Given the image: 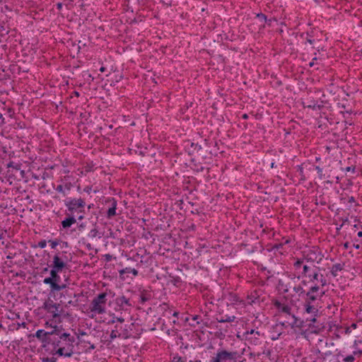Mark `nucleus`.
Wrapping results in <instances>:
<instances>
[{
    "label": "nucleus",
    "mask_w": 362,
    "mask_h": 362,
    "mask_svg": "<svg viewBox=\"0 0 362 362\" xmlns=\"http://www.w3.org/2000/svg\"><path fill=\"white\" fill-rule=\"evenodd\" d=\"M53 334L49 339V343L47 350L52 355L71 357L74 354L75 339L69 333L64 332L62 326H54Z\"/></svg>",
    "instance_id": "nucleus-1"
},
{
    "label": "nucleus",
    "mask_w": 362,
    "mask_h": 362,
    "mask_svg": "<svg viewBox=\"0 0 362 362\" xmlns=\"http://www.w3.org/2000/svg\"><path fill=\"white\" fill-rule=\"evenodd\" d=\"M42 308L46 311L50 317L49 320L46 322L45 326L54 328V326H58L59 324L62 323V319L66 316H68V313H65V311L61 308L59 303L54 302L50 298L46 300L42 305Z\"/></svg>",
    "instance_id": "nucleus-2"
},
{
    "label": "nucleus",
    "mask_w": 362,
    "mask_h": 362,
    "mask_svg": "<svg viewBox=\"0 0 362 362\" xmlns=\"http://www.w3.org/2000/svg\"><path fill=\"white\" fill-rule=\"evenodd\" d=\"M320 270L319 267L313 269L308 265H303L302 272L297 276V279L305 277L311 284L319 283L322 286H325L327 285V279L323 274L320 273Z\"/></svg>",
    "instance_id": "nucleus-3"
},
{
    "label": "nucleus",
    "mask_w": 362,
    "mask_h": 362,
    "mask_svg": "<svg viewBox=\"0 0 362 362\" xmlns=\"http://www.w3.org/2000/svg\"><path fill=\"white\" fill-rule=\"evenodd\" d=\"M107 293H101L91 301L89 309L95 315H103L106 313Z\"/></svg>",
    "instance_id": "nucleus-4"
},
{
    "label": "nucleus",
    "mask_w": 362,
    "mask_h": 362,
    "mask_svg": "<svg viewBox=\"0 0 362 362\" xmlns=\"http://www.w3.org/2000/svg\"><path fill=\"white\" fill-rule=\"evenodd\" d=\"M238 353L228 351L226 349H218L210 358V362H237Z\"/></svg>",
    "instance_id": "nucleus-5"
},
{
    "label": "nucleus",
    "mask_w": 362,
    "mask_h": 362,
    "mask_svg": "<svg viewBox=\"0 0 362 362\" xmlns=\"http://www.w3.org/2000/svg\"><path fill=\"white\" fill-rule=\"evenodd\" d=\"M64 205L68 211L74 214V213L82 214L85 212L86 202L82 198H70L64 201Z\"/></svg>",
    "instance_id": "nucleus-6"
},
{
    "label": "nucleus",
    "mask_w": 362,
    "mask_h": 362,
    "mask_svg": "<svg viewBox=\"0 0 362 362\" xmlns=\"http://www.w3.org/2000/svg\"><path fill=\"white\" fill-rule=\"evenodd\" d=\"M67 257L66 252H57L53 257L52 268L57 271H62L66 267Z\"/></svg>",
    "instance_id": "nucleus-7"
},
{
    "label": "nucleus",
    "mask_w": 362,
    "mask_h": 362,
    "mask_svg": "<svg viewBox=\"0 0 362 362\" xmlns=\"http://www.w3.org/2000/svg\"><path fill=\"white\" fill-rule=\"evenodd\" d=\"M303 313L310 315V317L307 318V320L315 323L316 322V317L319 313L318 306L315 304L305 303L303 304Z\"/></svg>",
    "instance_id": "nucleus-8"
},
{
    "label": "nucleus",
    "mask_w": 362,
    "mask_h": 362,
    "mask_svg": "<svg viewBox=\"0 0 362 362\" xmlns=\"http://www.w3.org/2000/svg\"><path fill=\"white\" fill-rule=\"evenodd\" d=\"M304 257L308 262L320 263L323 255L317 247H313L305 252Z\"/></svg>",
    "instance_id": "nucleus-9"
},
{
    "label": "nucleus",
    "mask_w": 362,
    "mask_h": 362,
    "mask_svg": "<svg viewBox=\"0 0 362 362\" xmlns=\"http://www.w3.org/2000/svg\"><path fill=\"white\" fill-rule=\"evenodd\" d=\"M52 334L53 329L49 332H46L44 329H38L35 332V336L44 344V347L47 348L49 343V339L51 338L50 337H52Z\"/></svg>",
    "instance_id": "nucleus-10"
},
{
    "label": "nucleus",
    "mask_w": 362,
    "mask_h": 362,
    "mask_svg": "<svg viewBox=\"0 0 362 362\" xmlns=\"http://www.w3.org/2000/svg\"><path fill=\"white\" fill-rule=\"evenodd\" d=\"M115 304L119 310H127L129 308L133 306L129 298L125 296H118L115 299Z\"/></svg>",
    "instance_id": "nucleus-11"
},
{
    "label": "nucleus",
    "mask_w": 362,
    "mask_h": 362,
    "mask_svg": "<svg viewBox=\"0 0 362 362\" xmlns=\"http://www.w3.org/2000/svg\"><path fill=\"white\" fill-rule=\"evenodd\" d=\"M289 291H293L296 294L298 295V297L303 296L306 293L305 290L303 288L301 284L292 285L291 283H288L286 286L284 292L287 293Z\"/></svg>",
    "instance_id": "nucleus-12"
},
{
    "label": "nucleus",
    "mask_w": 362,
    "mask_h": 362,
    "mask_svg": "<svg viewBox=\"0 0 362 362\" xmlns=\"http://www.w3.org/2000/svg\"><path fill=\"white\" fill-rule=\"evenodd\" d=\"M73 187V185L70 182H64L57 186L56 191L66 197Z\"/></svg>",
    "instance_id": "nucleus-13"
},
{
    "label": "nucleus",
    "mask_w": 362,
    "mask_h": 362,
    "mask_svg": "<svg viewBox=\"0 0 362 362\" xmlns=\"http://www.w3.org/2000/svg\"><path fill=\"white\" fill-rule=\"evenodd\" d=\"M274 305L279 312L291 315V308L288 304L276 300L274 301Z\"/></svg>",
    "instance_id": "nucleus-14"
},
{
    "label": "nucleus",
    "mask_w": 362,
    "mask_h": 362,
    "mask_svg": "<svg viewBox=\"0 0 362 362\" xmlns=\"http://www.w3.org/2000/svg\"><path fill=\"white\" fill-rule=\"evenodd\" d=\"M325 292L322 291L320 295H315V294H311V293H309L306 292L305 293V295L303 296H304V301H303V303H309V304H315V302L319 298L322 297L323 295H325Z\"/></svg>",
    "instance_id": "nucleus-15"
},
{
    "label": "nucleus",
    "mask_w": 362,
    "mask_h": 362,
    "mask_svg": "<svg viewBox=\"0 0 362 362\" xmlns=\"http://www.w3.org/2000/svg\"><path fill=\"white\" fill-rule=\"evenodd\" d=\"M107 202H110L111 204L110 207L108 209L107 211V218H111L116 215L117 202L115 198H111Z\"/></svg>",
    "instance_id": "nucleus-16"
},
{
    "label": "nucleus",
    "mask_w": 362,
    "mask_h": 362,
    "mask_svg": "<svg viewBox=\"0 0 362 362\" xmlns=\"http://www.w3.org/2000/svg\"><path fill=\"white\" fill-rule=\"evenodd\" d=\"M43 283L45 284H49L52 291H59L65 287V285L60 286L59 284L54 282L51 277H47L43 280Z\"/></svg>",
    "instance_id": "nucleus-17"
},
{
    "label": "nucleus",
    "mask_w": 362,
    "mask_h": 362,
    "mask_svg": "<svg viewBox=\"0 0 362 362\" xmlns=\"http://www.w3.org/2000/svg\"><path fill=\"white\" fill-rule=\"evenodd\" d=\"M325 286H322L321 284H311V286L309 288V289L306 291L307 293L315 294V295H320L323 291L322 289Z\"/></svg>",
    "instance_id": "nucleus-18"
},
{
    "label": "nucleus",
    "mask_w": 362,
    "mask_h": 362,
    "mask_svg": "<svg viewBox=\"0 0 362 362\" xmlns=\"http://www.w3.org/2000/svg\"><path fill=\"white\" fill-rule=\"evenodd\" d=\"M303 107L312 109L313 110H320L323 106L319 105L317 101L312 100L308 101L306 103H303Z\"/></svg>",
    "instance_id": "nucleus-19"
},
{
    "label": "nucleus",
    "mask_w": 362,
    "mask_h": 362,
    "mask_svg": "<svg viewBox=\"0 0 362 362\" xmlns=\"http://www.w3.org/2000/svg\"><path fill=\"white\" fill-rule=\"evenodd\" d=\"M88 236L92 239L97 238V237L98 238H102L103 234L101 233H100L99 230H98V226H97L96 223L94 224V227L89 231Z\"/></svg>",
    "instance_id": "nucleus-20"
},
{
    "label": "nucleus",
    "mask_w": 362,
    "mask_h": 362,
    "mask_svg": "<svg viewBox=\"0 0 362 362\" xmlns=\"http://www.w3.org/2000/svg\"><path fill=\"white\" fill-rule=\"evenodd\" d=\"M76 223V219L74 216H69L66 218L64 221H62V226L64 228H68L71 226V225Z\"/></svg>",
    "instance_id": "nucleus-21"
},
{
    "label": "nucleus",
    "mask_w": 362,
    "mask_h": 362,
    "mask_svg": "<svg viewBox=\"0 0 362 362\" xmlns=\"http://www.w3.org/2000/svg\"><path fill=\"white\" fill-rule=\"evenodd\" d=\"M259 296V293H258V291L257 290L255 291H253L252 292H251L250 294H249L247 296V303L250 304V305H252V303H256V301L258 300Z\"/></svg>",
    "instance_id": "nucleus-22"
},
{
    "label": "nucleus",
    "mask_w": 362,
    "mask_h": 362,
    "mask_svg": "<svg viewBox=\"0 0 362 362\" xmlns=\"http://www.w3.org/2000/svg\"><path fill=\"white\" fill-rule=\"evenodd\" d=\"M343 266L341 264H334L332 265L331 268L330 273L334 277H336L338 276V272H341Z\"/></svg>",
    "instance_id": "nucleus-23"
},
{
    "label": "nucleus",
    "mask_w": 362,
    "mask_h": 362,
    "mask_svg": "<svg viewBox=\"0 0 362 362\" xmlns=\"http://www.w3.org/2000/svg\"><path fill=\"white\" fill-rule=\"evenodd\" d=\"M259 337L260 336L257 335L250 336L249 337H247L246 340L249 342L250 344L257 346L261 344V340Z\"/></svg>",
    "instance_id": "nucleus-24"
},
{
    "label": "nucleus",
    "mask_w": 362,
    "mask_h": 362,
    "mask_svg": "<svg viewBox=\"0 0 362 362\" xmlns=\"http://www.w3.org/2000/svg\"><path fill=\"white\" fill-rule=\"evenodd\" d=\"M229 296V300L232 303L245 305L244 300L240 299V297L236 293H230Z\"/></svg>",
    "instance_id": "nucleus-25"
},
{
    "label": "nucleus",
    "mask_w": 362,
    "mask_h": 362,
    "mask_svg": "<svg viewBox=\"0 0 362 362\" xmlns=\"http://www.w3.org/2000/svg\"><path fill=\"white\" fill-rule=\"evenodd\" d=\"M61 272L62 271H57V269L52 268L50 271V277L54 282L58 284V282L60 281V276L58 273Z\"/></svg>",
    "instance_id": "nucleus-26"
},
{
    "label": "nucleus",
    "mask_w": 362,
    "mask_h": 362,
    "mask_svg": "<svg viewBox=\"0 0 362 362\" xmlns=\"http://www.w3.org/2000/svg\"><path fill=\"white\" fill-rule=\"evenodd\" d=\"M235 320V317L234 315H226L225 317H221L220 319H217L218 322H232Z\"/></svg>",
    "instance_id": "nucleus-27"
},
{
    "label": "nucleus",
    "mask_w": 362,
    "mask_h": 362,
    "mask_svg": "<svg viewBox=\"0 0 362 362\" xmlns=\"http://www.w3.org/2000/svg\"><path fill=\"white\" fill-rule=\"evenodd\" d=\"M244 335L245 336V339H247V337H249L250 336H253V335L261 336V334L259 331L252 329L250 330H247L244 333Z\"/></svg>",
    "instance_id": "nucleus-28"
},
{
    "label": "nucleus",
    "mask_w": 362,
    "mask_h": 362,
    "mask_svg": "<svg viewBox=\"0 0 362 362\" xmlns=\"http://www.w3.org/2000/svg\"><path fill=\"white\" fill-rule=\"evenodd\" d=\"M257 18H259L261 22L268 23L269 25L271 24L272 20H268L267 16L262 13H257Z\"/></svg>",
    "instance_id": "nucleus-29"
},
{
    "label": "nucleus",
    "mask_w": 362,
    "mask_h": 362,
    "mask_svg": "<svg viewBox=\"0 0 362 362\" xmlns=\"http://www.w3.org/2000/svg\"><path fill=\"white\" fill-rule=\"evenodd\" d=\"M292 318L293 319V321L292 322V327L296 326V327H300L303 324V321L300 320L297 317H296L294 315H292Z\"/></svg>",
    "instance_id": "nucleus-30"
},
{
    "label": "nucleus",
    "mask_w": 362,
    "mask_h": 362,
    "mask_svg": "<svg viewBox=\"0 0 362 362\" xmlns=\"http://www.w3.org/2000/svg\"><path fill=\"white\" fill-rule=\"evenodd\" d=\"M120 337V334L118 332L117 325H116L115 329H112L110 333V338H111V339H116L117 337Z\"/></svg>",
    "instance_id": "nucleus-31"
},
{
    "label": "nucleus",
    "mask_w": 362,
    "mask_h": 362,
    "mask_svg": "<svg viewBox=\"0 0 362 362\" xmlns=\"http://www.w3.org/2000/svg\"><path fill=\"white\" fill-rule=\"evenodd\" d=\"M124 272L132 274L135 276H137L138 273H139L138 271L134 268H126L125 269H124L121 272V273H124Z\"/></svg>",
    "instance_id": "nucleus-32"
},
{
    "label": "nucleus",
    "mask_w": 362,
    "mask_h": 362,
    "mask_svg": "<svg viewBox=\"0 0 362 362\" xmlns=\"http://www.w3.org/2000/svg\"><path fill=\"white\" fill-rule=\"evenodd\" d=\"M303 260L302 259H297L294 263H293V267L296 270H298L299 269L301 268V267H303Z\"/></svg>",
    "instance_id": "nucleus-33"
},
{
    "label": "nucleus",
    "mask_w": 362,
    "mask_h": 362,
    "mask_svg": "<svg viewBox=\"0 0 362 362\" xmlns=\"http://www.w3.org/2000/svg\"><path fill=\"white\" fill-rule=\"evenodd\" d=\"M116 322H119L120 323H122L124 322V319L122 317H115L113 316L112 320L109 322V324H113Z\"/></svg>",
    "instance_id": "nucleus-34"
},
{
    "label": "nucleus",
    "mask_w": 362,
    "mask_h": 362,
    "mask_svg": "<svg viewBox=\"0 0 362 362\" xmlns=\"http://www.w3.org/2000/svg\"><path fill=\"white\" fill-rule=\"evenodd\" d=\"M315 170L319 175V177L320 179H322L323 178L322 169L320 166H316Z\"/></svg>",
    "instance_id": "nucleus-35"
},
{
    "label": "nucleus",
    "mask_w": 362,
    "mask_h": 362,
    "mask_svg": "<svg viewBox=\"0 0 362 362\" xmlns=\"http://www.w3.org/2000/svg\"><path fill=\"white\" fill-rule=\"evenodd\" d=\"M355 360V358L354 356V355H349V356H347L346 358H344V361L345 362H354Z\"/></svg>",
    "instance_id": "nucleus-36"
},
{
    "label": "nucleus",
    "mask_w": 362,
    "mask_h": 362,
    "mask_svg": "<svg viewBox=\"0 0 362 362\" xmlns=\"http://www.w3.org/2000/svg\"><path fill=\"white\" fill-rule=\"evenodd\" d=\"M47 245V242L45 240H42L37 243V246L40 248H45Z\"/></svg>",
    "instance_id": "nucleus-37"
},
{
    "label": "nucleus",
    "mask_w": 362,
    "mask_h": 362,
    "mask_svg": "<svg viewBox=\"0 0 362 362\" xmlns=\"http://www.w3.org/2000/svg\"><path fill=\"white\" fill-rule=\"evenodd\" d=\"M8 167L10 168H13L16 170H20V165L19 164H14L13 162H11L8 164Z\"/></svg>",
    "instance_id": "nucleus-38"
},
{
    "label": "nucleus",
    "mask_w": 362,
    "mask_h": 362,
    "mask_svg": "<svg viewBox=\"0 0 362 362\" xmlns=\"http://www.w3.org/2000/svg\"><path fill=\"white\" fill-rule=\"evenodd\" d=\"M42 362H57V359L54 357H52V358L47 357V358H42Z\"/></svg>",
    "instance_id": "nucleus-39"
},
{
    "label": "nucleus",
    "mask_w": 362,
    "mask_h": 362,
    "mask_svg": "<svg viewBox=\"0 0 362 362\" xmlns=\"http://www.w3.org/2000/svg\"><path fill=\"white\" fill-rule=\"evenodd\" d=\"M49 243L50 244V246L52 249H54L59 244V242L57 240H49Z\"/></svg>",
    "instance_id": "nucleus-40"
},
{
    "label": "nucleus",
    "mask_w": 362,
    "mask_h": 362,
    "mask_svg": "<svg viewBox=\"0 0 362 362\" xmlns=\"http://www.w3.org/2000/svg\"><path fill=\"white\" fill-rule=\"evenodd\" d=\"M355 170H356V167L354 165L349 166V167H346V168H344L345 172L351 171L352 173H355Z\"/></svg>",
    "instance_id": "nucleus-41"
},
{
    "label": "nucleus",
    "mask_w": 362,
    "mask_h": 362,
    "mask_svg": "<svg viewBox=\"0 0 362 362\" xmlns=\"http://www.w3.org/2000/svg\"><path fill=\"white\" fill-rule=\"evenodd\" d=\"M165 315H171V310H165ZM179 315V313L178 312H176V311H174L173 313H172V315L173 317H177V315Z\"/></svg>",
    "instance_id": "nucleus-42"
},
{
    "label": "nucleus",
    "mask_w": 362,
    "mask_h": 362,
    "mask_svg": "<svg viewBox=\"0 0 362 362\" xmlns=\"http://www.w3.org/2000/svg\"><path fill=\"white\" fill-rule=\"evenodd\" d=\"M173 362H185V361L182 360V357H180V356H175V357L173 358Z\"/></svg>",
    "instance_id": "nucleus-43"
},
{
    "label": "nucleus",
    "mask_w": 362,
    "mask_h": 362,
    "mask_svg": "<svg viewBox=\"0 0 362 362\" xmlns=\"http://www.w3.org/2000/svg\"><path fill=\"white\" fill-rule=\"evenodd\" d=\"M4 123V117H3L2 114L0 113V127L3 126Z\"/></svg>",
    "instance_id": "nucleus-44"
},
{
    "label": "nucleus",
    "mask_w": 362,
    "mask_h": 362,
    "mask_svg": "<svg viewBox=\"0 0 362 362\" xmlns=\"http://www.w3.org/2000/svg\"><path fill=\"white\" fill-rule=\"evenodd\" d=\"M263 354L266 355L267 357H269L271 356V351L270 350H264L262 352Z\"/></svg>",
    "instance_id": "nucleus-45"
},
{
    "label": "nucleus",
    "mask_w": 362,
    "mask_h": 362,
    "mask_svg": "<svg viewBox=\"0 0 362 362\" xmlns=\"http://www.w3.org/2000/svg\"><path fill=\"white\" fill-rule=\"evenodd\" d=\"M308 284H310V283L308 282V279H303L300 284H301L302 286L303 287V286H307Z\"/></svg>",
    "instance_id": "nucleus-46"
},
{
    "label": "nucleus",
    "mask_w": 362,
    "mask_h": 362,
    "mask_svg": "<svg viewBox=\"0 0 362 362\" xmlns=\"http://www.w3.org/2000/svg\"><path fill=\"white\" fill-rule=\"evenodd\" d=\"M84 218V213H82V214H79V216L78 217V219L81 221Z\"/></svg>",
    "instance_id": "nucleus-47"
},
{
    "label": "nucleus",
    "mask_w": 362,
    "mask_h": 362,
    "mask_svg": "<svg viewBox=\"0 0 362 362\" xmlns=\"http://www.w3.org/2000/svg\"><path fill=\"white\" fill-rule=\"evenodd\" d=\"M298 168H299L300 175L303 177V168L300 166H298Z\"/></svg>",
    "instance_id": "nucleus-48"
},
{
    "label": "nucleus",
    "mask_w": 362,
    "mask_h": 362,
    "mask_svg": "<svg viewBox=\"0 0 362 362\" xmlns=\"http://www.w3.org/2000/svg\"><path fill=\"white\" fill-rule=\"evenodd\" d=\"M349 203L355 202V198L354 197H350L349 199Z\"/></svg>",
    "instance_id": "nucleus-49"
},
{
    "label": "nucleus",
    "mask_w": 362,
    "mask_h": 362,
    "mask_svg": "<svg viewBox=\"0 0 362 362\" xmlns=\"http://www.w3.org/2000/svg\"><path fill=\"white\" fill-rule=\"evenodd\" d=\"M62 3H57V8L58 9H59V10H60V9L62 8Z\"/></svg>",
    "instance_id": "nucleus-50"
},
{
    "label": "nucleus",
    "mask_w": 362,
    "mask_h": 362,
    "mask_svg": "<svg viewBox=\"0 0 362 362\" xmlns=\"http://www.w3.org/2000/svg\"><path fill=\"white\" fill-rule=\"evenodd\" d=\"M306 42H308L309 44L312 45V44L313 43L314 40H311V39H308H308L306 40Z\"/></svg>",
    "instance_id": "nucleus-51"
},
{
    "label": "nucleus",
    "mask_w": 362,
    "mask_h": 362,
    "mask_svg": "<svg viewBox=\"0 0 362 362\" xmlns=\"http://www.w3.org/2000/svg\"><path fill=\"white\" fill-rule=\"evenodd\" d=\"M281 335V334H279L276 337V335H274V337H272V340H276L279 338V337Z\"/></svg>",
    "instance_id": "nucleus-52"
},
{
    "label": "nucleus",
    "mask_w": 362,
    "mask_h": 362,
    "mask_svg": "<svg viewBox=\"0 0 362 362\" xmlns=\"http://www.w3.org/2000/svg\"><path fill=\"white\" fill-rule=\"evenodd\" d=\"M281 335V334H279L276 337V335H274V337H272V340H276L279 338V337Z\"/></svg>",
    "instance_id": "nucleus-53"
},
{
    "label": "nucleus",
    "mask_w": 362,
    "mask_h": 362,
    "mask_svg": "<svg viewBox=\"0 0 362 362\" xmlns=\"http://www.w3.org/2000/svg\"><path fill=\"white\" fill-rule=\"evenodd\" d=\"M148 300L147 298H146L145 296H141V301L144 303L145 301H146Z\"/></svg>",
    "instance_id": "nucleus-54"
},
{
    "label": "nucleus",
    "mask_w": 362,
    "mask_h": 362,
    "mask_svg": "<svg viewBox=\"0 0 362 362\" xmlns=\"http://www.w3.org/2000/svg\"><path fill=\"white\" fill-rule=\"evenodd\" d=\"M242 118L244 119H247L248 118V115L247 114H243L242 115Z\"/></svg>",
    "instance_id": "nucleus-55"
},
{
    "label": "nucleus",
    "mask_w": 362,
    "mask_h": 362,
    "mask_svg": "<svg viewBox=\"0 0 362 362\" xmlns=\"http://www.w3.org/2000/svg\"><path fill=\"white\" fill-rule=\"evenodd\" d=\"M349 243H345L344 244V248H346V249H347V248L349 247Z\"/></svg>",
    "instance_id": "nucleus-56"
},
{
    "label": "nucleus",
    "mask_w": 362,
    "mask_h": 362,
    "mask_svg": "<svg viewBox=\"0 0 362 362\" xmlns=\"http://www.w3.org/2000/svg\"><path fill=\"white\" fill-rule=\"evenodd\" d=\"M85 227V225L83 223H81L79 225L78 228L81 230V228H83Z\"/></svg>",
    "instance_id": "nucleus-57"
},
{
    "label": "nucleus",
    "mask_w": 362,
    "mask_h": 362,
    "mask_svg": "<svg viewBox=\"0 0 362 362\" xmlns=\"http://www.w3.org/2000/svg\"><path fill=\"white\" fill-rule=\"evenodd\" d=\"M357 354H362V351H354V355H356Z\"/></svg>",
    "instance_id": "nucleus-58"
},
{
    "label": "nucleus",
    "mask_w": 362,
    "mask_h": 362,
    "mask_svg": "<svg viewBox=\"0 0 362 362\" xmlns=\"http://www.w3.org/2000/svg\"><path fill=\"white\" fill-rule=\"evenodd\" d=\"M281 247H282V244H278V245H276L275 247L279 249Z\"/></svg>",
    "instance_id": "nucleus-59"
},
{
    "label": "nucleus",
    "mask_w": 362,
    "mask_h": 362,
    "mask_svg": "<svg viewBox=\"0 0 362 362\" xmlns=\"http://www.w3.org/2000/svg\"><path fill=\"white\" fill-rule=\"evenodd\" d=\"M324 354H325V356H328V355L332 354V352L331 351H326Z\"/></svg>",
    "instance_id": "nucleus-60"
},
{
    "label": "nucleus",
    "mask_w": 362,
    "mask_h": 362,
    "mask_svg": "<svg viewBox=\"0 0 362 362\" xmlns=\"http://www.w3.org/2000/svg\"><path fill=\"white\" fill-rule=\"evenodd\" d=\"M86 247H87V248H88V249H89V250H90V249L92 248V247H91V245H90V243H88V244L86 245Z\"/></svg>",
    "instance_id": "nucleus-61"
},
{
    "label": "nucleus",
    "mask_w": 362,
    "mask_h": 362,
    "mask_svg": "<svg viewBox=\"0 0 362 362\" xmlns=\"http://www.w3.org/2000/svg\"><path fill=\"white\" fill-rule=\"evenodd\" d=\"M358 236L360 237V238H362V231H359L358 233Z\"/></svg>",
    "instance_id": "nucleus-62"
},
{
    "label": "nucleus",
    "mask_w": 362,
    "mask_h": 362,
    "mask_svg": "<svg viewBox=\"0 0 362 362\" xmlns=\"http://www.w3.org/2000/svg\"><path fill=\"white\" fill-rule=\"evenodd\" d=\"M105 67H103V66H102V67L100 69V71L101 72H104V71H105Z\"/></svg>",
    "instance_id": "nucleus-63"
},
{
    "label": "nucleus",
    "mask_w": 362,
    "mask_h": 362,
    "mask_svg": "<svg viewBox=\"0 0 362 362\" xmlns=\"http://www.w3.org/2000/svg\"><path fill=\"white\" fill-rule=\"evenodd\" d=\"M189 362H202L201 360L189 361Z\"/></svg>",
    "instance_id": "nucleus-64"
}]
</instances>
